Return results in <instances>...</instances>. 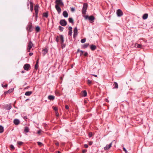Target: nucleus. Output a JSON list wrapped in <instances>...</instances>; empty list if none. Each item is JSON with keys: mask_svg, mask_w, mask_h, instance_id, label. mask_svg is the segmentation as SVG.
I'll return each mask as SVG.
<instances>
[{"mask_svg": "<svg viewBox=\"0 0 153 153\" xmlns=\"http://www.w3.org/2000/svg\"><path fill=\"white\" fill-rule=\"evenodd\" d=\"M34 27L32 26V24L30 22H29L27 25L26 29L29 32H31L33 30Z\"/></svg>", "mask_w": 153, "mask_h": 153, "instance_id": "1", "label": "nucleus"}, {"mask_svg": "<svg viewBox=\"0 0 153 153\" xmlns=\"http://www.w3.org/2000/svg\"><path fill=\"white\" fill-rule=\"evenodd\" d=\"M86 3H84L83 5V7L82 10V13L83 16L85 19H86Z\"/></svg>", "mask_w": 153, "mask_h": 153, "instance_id": "2", "label": "nucleus"}, {"mask_svg": "<svg viewBox=\"0 0 153 153\" xmlns=\"http://www.w3.org/2000/svg\"><path fill=\"white\" fill-rule=\"evenodd\" d=\"M33 47H34V44L32 41H30L28 43L27 51L28 52H30L31 49Z\"/></svg>", "mask_w": 153, "mask_h": 153, "instance_id": "3", "label": "nucleus"}, {"mask_svg": "<svg viewBox=\"0 0 153 153\" xmlns=\"http://www.w3.org/2000/svg\"><path fill=\"white\" fill-rule=\"evenodd\" d=\"M87 19H88L89 22L91 23L94 22L95 18L93 15L88 16L87 15Z\"/></svg>", "mask_w": 153, "mask_h": 153, "instance_id": "4", "label": "nucleus"}, {"mask_svg": "<svg viewBox=\"0 0 153 153\" xmlns=\"http://www.w3.org/2000/svg\"><path fill=\"white\" fill-rule=\"evenodd\" d=\"M55 3L56 5H60V6H64V4L62 0H56Z\"/></svg>", "mask_w": 153, "mask_h": 153, "instance_id": "5", "label": "nucleus"}, {"mask_svg": "<svg viewBox=\"0 0 153 153\" xmlns=\"http://www.w3.org/2000/svg\"><path fill=\"white\" fill-rule=\"evenodd\" d=\"M59 23L61 25L63 26H65L66 25L67 22L65 19H61L60 20Z\"/></svg>", "mask_w": 153, "mask_h": 153, "instance_id": "6", "label": "nucleus"}, {"mask_svg": "<svg viewBox=\"0 0 153 153\" xmlns=\"http://www.w3.org/2000/svg\"><path fill=\"white\" fill-rule=\"evenodd\" d=\"M30 68V66L29 64H25L23 66V68L25 70L28 71Z\"/></svg>", "mask_w": 153, "mask_h": 153, "instance_id": "7", "label": "nucleus"}, {"mask_svg": "<svg viewBox=\"0 0 153 153\" xmlns=\"http://www.w3.org/2000/svg\"><path fill=\"white\" fill-rule=\"evenodd\" d=\"M116 13L118 17L121 16L123 15L122 11L120 9H118L117 10Z\"/></svg>", "mask_w": 153, "mask_h": 153, "instance_id": "8", "label": "nucleus"}, {"mask_svg": "<svg viewBox=\"0 0 153 153\" xmlns=\"http://www.w3.org/2000/svg\"><path fill=\"white\" fill-rule=\"evenodd\" d=\"M112 142H111L109 145L107 144L106 146L104 148V149L105 150H108L111 146L112 145Z\"/></svg>", "mask_w": 153, "mask_h": 153, "instance_id": "9", "label": "nucleus"}, {"mask_svg": "<svg viewBox=\"0 0 153 153\" xmlns=\"http://www.w3.org/2000/svg\"><path fill=\"white\" fill-rule=\"evenodd\" d=\"M77 34V29L76 27H75L74 30L73 37L75 38Z\"/></svg>", "mask_w": 153, "mask_h": 153, "instance_id": "10", "label": "nucleus"}, {"mask_svg": "<svg viewBox=\"0 0 153 153\" xmlns=\"http://www.w3.org/2000/svg\"><path fill=\"white\" fill-rule=\"evenodd\" d=\"M39 5L38 4H36L34 7V10L35 11V13H38L39 11Z\"/></svg>", "mask_w": 153, "mask_h": 153, "instance_id": "11", "label": "nucleus"}, {"mask_svg": "<svg viewBox=\"0 0 153 153\" xmlns=\"http://www.w3.org/2000/svg\"><path fill=\"white\" fill-rule=\"evenodd\" d=\"M55 7L56 10L58 12V13H60L61 12V9L59 7V5H56L55 6Z\"/></svg>", "mask_w": 153, "mask_h": 153, "instance_id": "12", "label": "nucleus"}, {"mask_svg": "<svg viewBox=\"0 0 153 153\" xmlns=\"http://www.w3.org/2000/svg\"><path fill=\"white\" fill-rule=\"evenodd\" d=\"M12 107L10 104L6 105L4 106L5 108L7 110L10 109Z\"/></svg>", "mask_w": 153, "mask_h": 153, "instance_id": "13", "label": "nucleus"}, {"mask_svg": "<svg viewBox=\"0 0 153 153\" xmlns=\"http://www.w3.org/2000/svg\"><path fill=\"white\" fill-rule=\"evenodd\" d=\"M48 50L47 48H45L42 50V51L43 52L42 54L43 56H44L48 53Z\"/></svg>", "mask_w": 153, "mask_h": 153, "instance_id": "14", "label": "nucleus"}, {"mask_svg": "<svg viewBox=\"0 0 153 153\" xmlns=\"http://www.w3.org/2000/svg\"><path fill=\"white\" fill-rule=\"evenodd\" d=\"M20 121L18 119H15L14 120L13 123L16 125H19L20 123Z\"/></svg>", "mask_w": 153, "mask_h": 153, "instance_id": "15", "label": "nucleus"}, {"mask_svg": "<svg viewBox=\"0 0 153 153\" xmlns=\"http://www.w3.org/2000/svg\"><path fill=\"white\" fill-rule=\"evenodd\" d=\"M29 3L30 5V10L31 12H32L33 10V3L31 1H30Z\"/></svg>", "mask_w": 153, "mask_h": 153, "instance_id": "16", "label": "nucleus"}, {"mask_svg": "<svg viewBox=\"0 0 153 153\" xmlns=\"http://www.w3.org/2000/svg\"><path fill=\"white\" fill-rule=\"evenodd\" d=\"M90 49L92 51H94L97 48L96 46L93 45H90Z\"/></svg>", "mask_w": 153, "mask_h": 153, "instance_id": "17", "label": "nucleus"}, {"mask_svg": "<svg viewBox=\"0 0 153 153\" xmlns=\"http://www.w3.org/2000/svg\"><path fill=\"white\" fill-rule=\"evenodd\" d=\"M48 98L50 100H53L55 99V97L52 95H49L48 97Z\"/></svg>", "mask_w": 153, "mask_h": 153, "instance_id": "18", "label": "nucleus"}, {"mask_svg": "<svg viewBox=\"0 0 153 153\" xmlns=\"http://www.w3.org/2000/svg\"><path fill=\"white\" fill-rule=\"evenodd\" d=\"M68 35L71 36L72 34V27H70L68 28Z\"/></svg>", "mask_w": 153, "mask_h": 153, "instance_id": "19", "label": "nucleus"}, {"mask_svg": "<svg viewBox=\"0 0 153 153\" xmlns=\"http://www.w3.org/2000/svg\"><path fill=\"white\" fill-rule=\"evenodd\" d=\"M63 15L65 18L68 17V14L67 12L66 11H64L63 13Z\"/></svg>", "mask_w": 153, "mask_h": 153, "instance_id": "20", "label": "nucleus"}, {"mask_svg": "<svg viewBox=\"0 0 153 153\" xmlns=\"http://www.w3.org/2000/svg\"><path fill=\"white\" fill-rule=\"evenodd\" d=\"M48 16V12H46L43 13L42 14V16L43 17H45L46 18H47Z\"/></svg>", "mask_w": 153, "mask_h": 153, "instance_id": "21", "label": "nucleus"}, {"mask_svg": "<svg viewBox=\"0 0 153 153\" xmlns=\"http://www.w3.org/2000/svg\"><path fill=\"white\" fill-rule=\"evenodd\" d=\"M60 39L61 40V43H63L64 42V37L62 35H59Z\"/></svg>", "mask_w": 153, "mask_h": 153, "instance_id": "22", "label": "nucleus"}, {"mask_svg": "<svg viewBox=\"0 0 153 153\" xmlns=\"http://www.w3.org/2000/svg\"><path fill=\"white\" fill-rule=\"evenodd\" d=\"M135 47L136 48H142V46L141 45L138 44L137 43H136L135 44Z\"/></svg>", "mask_w": 153, "mask_h": 153, "instance_id": "23", "label": "nucleus"}, {"mask_svg": "<svg viewBox=\"0 0 153 153\" xmlns=\"http://www.w3.org/2000/svg\"><path fill=\"white\" fill-rule=\"evenodd\" d=\"M148 15L147 13H145L143 15L142 18L143 19H146L148 18Z\"/></svg>", "mask_w": 153, "mask_h": 153, "instance_id": "24", "label": "nucleus"}, {"mask_svg": "<svg viewBox=\"0 0 153 153\" xmlns=\"http://www.w3.org/2000/svg\"><path fill=\"white\" fill-rule=\"evenodd\" d=\"M32 92L31 91H27L25 93V95L26 96H29L32 94Z\"/></svg>", "mask_w": 153, "mask_h": 153, "instance_id": "25", "label": "nucleus"}, {"mask_svg": "<svg viewBox=\"0 0 153 153\" xmlns=\"http://www.w3.org/2000/svg\"><path fill=\"white\" fill-rule=\"evenodd\" d=\"M29 128L27 127L26 126L25 127V128L24 129V131L25 133H27L29 132Z\"/></svg>", "mask_w": 153, "mask_h": 153, "instance_id": "26", "label": "nucleus"}, {"mask_svg": "<svg viewBox=\"0 0 153 153\" xmlns=\"http://www.w3.org/2000/svg\"><path fill=\"white\" fill-rule=\"evenodd\" d=\"M80 53V56H82L83 53V51L82 50H80L79 49H78L77 50L76 53Z\"/></svg>", "mask_w": 153, "mask_h": 153, "instance_id": "27", "label": "nucleus"}, {"mask_svg": "<svg viewBox=\"0 0 153 153\" xmlns=\"http://www.w3.org/2000/svg\"><path fill=\"white\" fill-rule=\"evenodd\" d=\"M114 87L113 88V89H115V88L117 89V88H118V85L117 83V82H114Z\"/></svg>", "mask_w": 153, "mask_h": 153, "instance_id": "28", "label": "nucleus"}, {"mask_svg": "<svg viewBox=\"0 0 153 153\" xmlns=\"http://www.w3.org/2000/svg\"><path fill=\"white\" fill-rule=\"evenodd\" d=\"M68 21L70 23L73 24L74 23V20L72 18H68Z\"/></svg>", "mask_w": 153, "mask_h": 153, "instance_id": "29", "label": "nucleus"}, {"mask_svg": "<svg viewBox=\"0 0 153 153\" xmlns=\"http://www.w3.org/2000/svg\"><path fill=\"white\" fill-rule=\"evenodd\" d=\"M4 131V128L2 126H0V133H2Z\"/></svg>", "mask_w": 153, "mask_h": 153, "instance_id": "30", "label": "nucleus"}, {"mask_svg": "<svg viewBox=\"0 0 153 153\" xmlns=\"http://www.w3.org/2000/svg\"><path fill=\"white\" fill-rule=\"evenodd\" d=\"M35 29L37 32H38L40 30V28L39 26H37L36 27Z\"/></svg>", "mask_w": 153, "mask_h": 153, "instance_id": "31", "label": "nucleus"}, {"mask_svg": "<svg viewBox=\"0 0 153 153\" xmlns=\"http://www.w3.org/2000/svg\"><path fill=\"white\" fill-rule=\"evenodd\" d=\"M87 81L88 84L89 85H90L92 83V81L91 80L88 79L87 80Z\"/></svg>", "mask_w": 153, "mask_h": 153, "instance_id": "32", "label": "nucleus"}, {"mask_svg": "<svg viewBox=\"0 0 153 153\" xmlns=\"http://www.w3.org/2000/svg\"><path fill=\"white\" fill-rule=\"evenodd\" d=\"M59 29L61 31H62L63 30L64 28L60 26L59 27Z\"/></svg>", "mask_w": 153, "mask_h": 153, "instance_id": "33", "label": "nucleus"}, {"mask_svg": "<svg viewBox=\"0 0 153 153\" xmlns=\"http://www.w3.org/2000/svg\"><path fill=\"white\" fill-rule=\"evenodd\" d=\"M59 38H60V37L58 36H57L56 37V41L57 42V43L59 42Z\"/></svg>", "mask_w": 153, "mask_h": 153, "instance_id": "34", "label": "nucleus"}, {"mask_svg": "<svg viewBox=\"0 0 153 153\" xmlns=\"http://www.w3.org/2000/svg\"><path fill=\"white\" fill-rule=\"evenodd\" d=\"M83 95H82V96L86 97V90H85L83 91Z\"/></svg>", "mask_w": 153, "mask_h": 153, "instance_id": "35", "label": "nucleus"}, {"mask_svg": "<svg viewBox=\"0 0 153 153\" xmlns=\"http://www.w3.org/2000/svg\"><path fill=\"white\" fill-rule=\"evenodd\" d=\"M86 41V39L85 38L82 39L81 40V42L82 43H84Z\"/></svg>", "mask_w": 153, "mask_h": 153, "instance_id": "36", "label": "nucleus"}, {"mask_svg": "<svg viewBox=\"0 0 153 153\" xmlns=\"http://www.w3.org/2000/svg\"><path fill=\"white\" fill-rule=\"evenodd\" d=\"M17 143L18 145L21 146L22 145L23 142L21 141H18Z\"/></svg>", "mask_w": 153, "mask_h": 153, "instance_id": "37", "label": "nucleus"}, {"mask_svg": "<svg viewBox=\"0 0 153 153\" xmlns=\"http://www.w3.org/2000/svg\"><path fill=\"white\" fill-rule=\"evenodd\" d=\"M61 46H62V48H63L65 47V46H66V45L65 44H64L63 43H61Z\"/></svg>", "mask_w": 153, "mask_h": 153, "instance_id": "38", "label": "nucleus"}, {"mask_svg": "<svg viewBox=\"0 0 153 153\" xmlns=\"http://www.w3.org/2000/svg\"><path fill=\"white\" fill-rule=\"evenodd\" d=\"M88 137H91L93 136V134L92 132H89L88 134Z\"/></svg>", "mask_w": 153, "mask_h": 153, "instance_id": "39", "label": "nucleus"}, {"mask_svg": "<svg viewBox=\"0 0 153 153\" xmlns=\"http://www.w3.org/2000/svg\"><path fill=\"white\" fill-rule=\"evenodd\" d=\"M38 64H36L35 66V68L36 70H37L38 69Z\"/></svg>", "mask_w": 153, "mask_h": 153, "instance_id": "40", "label": "nucleus"}, {"mask_svg": "<svg viewBox=\"0 0 153 153\" xmlns=\"http://www.w3.org/2000/svg\"><path fill=\"white\" fill-rule=\"evenodd\" d=\"M10 149L12 150H13L15 149V148L13 145H10Z\"/></svg>", "mask_w": 153, "mask_h": 153, "instance_id": "41", "label": "nucleus"}, {"mask_svg": "<svg viewBox=\"0 0 153 153\" xmlns=\"http://www.w3.org/2000/svg\"><path fill=\"white\" fill-rule=\"evenodd\" d=\"M35 13V19L36 20L37 19V18H38V13Z\"/></svg>", "mask_w": 153, "mask_h": 153, "instance_id": "42", "label": "nucleus"}, {"mask_svg": "<svg viewBox=\"0 0 153 153\" xmlns=\"http://www.w3.org/2000/svg\"><path fill=\"white\" fill-rule=\"evenodd\" d=\"M2 86L3 88H6L7 86V84H5L3 85V84L2 85Z\"/></svg>", "mask_w": 153, "mask_h": 153, "instance_id": "43", "label": "nucleus"}, {"mask_svg": "<svg viewBox=\"0 0 153 153\" xmlns=\"http://www.w3.org/2000/svg\"><path fill=\"white\" fill-rule=\"evenodd\" d=\"M82 48H86V44H84V45H83L82 47Z\"/></svg>", "mask_w": 153, "mask_h": 153, "instance_id": "44", "label": "nucleus"}, {"mask_svg": "<svg viewBox=\"0 0 153 153\" xmlns=\"http://www.w3.org/2000/svg\"><path fill=\"white\" fill-rule=\"evenodd\" d=\"M53 109L54 110H55V111H56L58 110V108L57 107H54L53 108Z\"/></svg>", "mask_w": 153, "mask_h": 153, "instance_id": "45", "label": "nucleus"}, {"mask_svg": "<svg viewBox=\"0 0 153 153\" xmlns=\"http://www.w3.org/2000/svg\"><path fill=\"white\" fill-rule=\"evenodd\" d=\"M93 142L92 141H90L88 142V144L89 145H91L93 144Z\"/></svg>", "mask_w": 153, "mask_h": 153, "instance_id": "46", "label": "nucleus"}, {"mask_svg": "<svg viewBox=\"0 0 153 153\" xmlns=\"http://www.w3.org/2000/svg\"><path fill=\"white\" fill-rule=\"evenodd\" d=\"M13 89H10L7 92H10V93L11 92H12V91H13Z\"/></svg>", "mask_w": 153, "mask_h": 153, "instance_id": "47", "label": "nucleus"}, {"mask_svg": "<svg viewBox=\"0 0 153 153\" xmlns=\"http://www.w3.org/2000/svg\"><path fill=\"white\" fill-rule=\"evenodd\" d=\"M41 130L40 129L37 132V133L38 134H40L41 133Z\"/></svg>", "mask_w": 153, "mask_h": 153, "instance_id": "48", "label": "nucleus"}, {"mask_svg": "<svg viewBox=\"0 0 153 153\" xmlns=\"http://www.w3.org/2000/svg\"><path fill=\"white\" fill-rule=\"evenodd\" d=\"M123 150L125 152V153H127V151L125 147H123Z\"/></svg>", "mask_w": 153, "mask_h": 153, "instance_id": "49", "label": "nucleus"}, {"mask_svg": "<svg viewBox=\"0 0 153 153\" xmlns=\"http://www.w3.org/2000/svg\"><path fill=\"white\" fill-rule=\"evenodd\" d=\"M65 108L66 109H68L69 108V107L68 105H66L65 106Z\"/></svg>", "mask_w": 153, "mask_h": 153, "instance_id": "50", "label": "nucleus"}, {"mask_svg": "<svg viewBox=\"0 0 153 153\" xmlns=\"http://www.w3.org/2000/svg\"><path fill=\"white\" fill-rule=\"evenodd\" d=\"M71 11L72 12H74L75 11V9L74 8H71Z\"/></svg>", "mask_w": 153, "mask_h": 153, "instance_id": "51", "label": "nucleus"}, {"mask_svg": "<svg viewBox=\"0 0 153 153\" xmlns=\"http://www.w3.org/2000/svg\"><path fill=\"white\" fill-rule=\"evenodd\" d=\"M37 143L38 145L39 146L42 144V143L40 142H37Z\"/></svg>", "mask_w": 153, "mask_h": 153, "instance_id": "52", "label": "nucleus"}, {"mask_svg": "<svg viewBox=\"0 0 153 153\" xmlns=\"http://www.w3.org/2000/svg\"><path fill=\"white\" fill-rule=\"evenodd\" d=\"M33 53L32 52H30L29 53V55L30 56H32L33 55Z\"/></svg>", "mask_w": 153, "mask_h": 153, "instance_id": "53", "label": "nucleus"}, {"mask_svg": "<svg viewBox=\"0 0 153 153\" xmlns=\"http://www.w3.org/2000/svg\"><path fill=\"white\" fill-rule=\"evenodd\" d=\"M86 150L85 149H83L82 150V152L83 153H85L86 152Z\"/></svg>", "mask_w": 153, "mask_h": 153, "instance_id": "54", "label": "nucleus"}, {"mask_svg": "<svg viewBox=\"0 0 153 153\" xmlns=\"http://www.w3.org/2000/svg\"><path fill=\"white\" fill-rule=\"evenodd\" d=\"M55 145H56V146H59V143H58V142H56V143H55Z\"/></svg>", "mask_w": 153, "mask_h": 153, "instance_id": "55", "label": "nucleus"}, {"mask_svg": "<svg viewBox=\"0 0 153 153\" xmlns=\"http://www.w3.org/2000/svg\"><path fill=\"white\" fill-rule=\"evenodd\" d=\"M39 61V59H38L36 61V64H38H38Z\"/></svg>", "mask_w": 153, "mask_h": 153, "instance_id": "56", "label": "nucleus"}, {"mask_svg": "<svg viewBox=\"0 0 153 153\" xmlns=\"http://www.w3.org/2000/svg\"><path fill=\"white\" fill-rule=\"evenodd\" d=\"M59 115V113H58V112H56V116H58Z\"/></svg>", "mask_w": 153, "mask_h": 153, "instance_id": "57", "label": "nucleus"}, {"mask_svg": "<svg viewBox=\"0 0 153 153\" xmlns=\"http://www.w3.org/2000/svg\"><path fill=\"white\" fill-rule=\"evenodd\" d=\"M29 1V2H30V1ZM29 4H30L28 2L27 3V7H28V8L29 9Z\"/></svg>", "mask_w": 153, "mask_h": 153, "instance_id": "58", "label": "nucleus"}, {"mask_svg": "<svg viewBox=\"0 0 153 153\" xmlns=\"http://www.w3.org/2000/svg\"><path fill=\"white\" fill-rule=\"evenodd\" d=\"M84 104L85 105V103H86V100H84Z\"/></svg>", "mask_w": 153, "mask_h": 153, "instance_id": "59", "label": "nucleus"}, {"mask_svg": "<svg viewBox=\"0 0 153 153\" xmlns=\"http://www.w3.org/2000/svg\"><path fill=\"white\" fill-rule=\"evenodd\" d=\"M93 76H95V77H97V75L95 74H93Z\"/></svg>", "mask_w": 153, "mask_h": 153, "instance_id": "60", "label": "nucleus"}, {"mask_svg": "<svg viewBox=\"0 0 153 153\" xmlns=\"http://www.w3.org/2000/svg\"><path fill=\"white\" fill-rule=\"evenodd\" d=\"M84 56H86V52H85L84 54Z\"/></svg>", "mask_w": 153, "mask_h": 153, "instance_id": "61", "label": "nucleus"}, {"mask_svg": "<svg viewBox=\"0 0 153 153\" xmlns=\"http://www.w3.org/2000/svg\"><path fill=\"white\" fill-rule=\"evenodd\" d=\"M24 118L25 119H27V117L26 116H25L24 117Z\"/></svg>", "mask_w": 153, "mask_h": 153, "instance_id": "62", "label": "nucleus"}, {"mask_svg": "<svg viewBox=\"0 0 153 153\" xmlns=\"http://www.w3.org/2000/svg\"><path fill=\"white\" fill-rule=\"evenodd\" d=\"M25 72V71H21V73H22V74H23V73H24Z\"/></svg>", "mask_w": 153, "mask_h": 153, "instance_id": "63", "label": "nucleus"}, {"mask_svg": "<svg viewBox=\"0 0 153 153\" xmlns=\"http://www.w3.org/2000/svg\"><path fill=\"white\" fill-rule=\"evenodd\" d=\"M84 146L85 147V148H86V144L84 145Z\"/></svg>", "mask_w": 153, "mask_h": 153, "instance_id": "64", "label": "nucleus"}]
</instances>
